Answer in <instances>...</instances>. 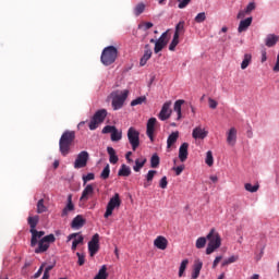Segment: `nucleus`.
<instances>
[{
	"instance_id": "53",
	"label": "nucleus",
	"mask_w": 279,
	"mask_h": 279,
	"mask_svg": "<svg viewBox=\"0 0 279 279\" xmlns=\"http://www.w3.org/2000/svg\"><path fill=\"white\" fill-rule=\"evenodd\" d=\"M156 173H158V171L149 170L148 173L146 174L147 182H153L154 181V175H156Z\"/></svg>"
},
{
	"instance_id": "31",
	"label": "nucleus",
	"mask_w": 279,
	"mask_h": 279,
	"mask_svg": "<svg viewBox=\"0 0 279 279\" xmlns=\"http://www.w3.org/2000/svg\"><path fill=\"white\" fill-rule=\"evenodd\" d=\"M147 162V158H140L135 160V166L133 167V171L138 173L143 167H145V163Z\"/></svg>"
},
{
	"instance_id": "29",
	"label": "nucleus",
	"mask_w": 279,
	"mask_h": 279,
	"mask_svg": "<svg viewBox=\"0 0 279 279\" xmlns=\"http://www.w3.org/2000/svg\"><path fill=\"white\" fill-rule=\"evenodd\" d=\"M184 104V100L179 99L174 102L173 110L177 112V121H180L182 119V105Z\"/></svg>"
},
{
	"instance_id": "22",
	"label": "nucleus",
	"mask_w": 279,
	"mask_h": 279,
	"mask_svg": "<svg viewBox=\"0 0 279 279\" xmlns=\"http://www.w3.org/2000/svg\"><path fill=\"white\" fill-rule=\"evenodd\" d=\"M189 158V143H183L179 148V159L181 162H186Z\"/></svg>"
},
{
	"instance_id": "10",
	"label": "nucleus",
	"mask_w": 279,
	"mask_h": 279,
	"mask_svg": "<svg viewBox=\"0 0 279 279\" xmlns=\"http://www.w3.org/2000/svg\"><path fill=\"white\" fill-rule=\"evenodd\" d=\"M169 44V31L165 32L155 43L154 52L160 53Z\"/></svg>"
},
{
	"instance_id": "11",
	"label": "nucleus",
	"mask_w": 279,
	"mask_h": 279,
	"mask_svg": "<svg viewBox=\"0 0 279 279\" xmlns=\"http://www.w3.org/2000/svg\"><path fill=\"white\" fill-rule=\"evenodd\" d=\"M86 165H88V151L83 150L77 155L74 161V169H84Z\"/></svg>"
},
{
	"instance_id": "64",
	"label": "nucleus",
	"mask_w": 279,
	"mask_h": 279,
	"mask_svg": "<svg viewBox=\"0 0 279 279\" xmlns=\"http://www.w3.org/2000/svg\"><path fill=\"white\" fill-rule=\"evenodd\" d=\"M41 279H49V272H45V271H44V276H43Z\"/></svg>"
},
{
	"instance_id": "23",
	"label": "nucleus",
	"mask_w": 279,
	"mask_h": 279,
	"mask_svg": "<svg viewBox=\"0 0 279 279\" xmlns=\"http://www.w3.org/2000/svg\"><path fill=\"white\" fill-rule=\"evenodd\" d=\"M227 143L231 147H234L236 145V129L231 128L227 133Z\"/></svg>"
},
{
	"instance_id": "7",
	"label": "nucleus",
	"mask_w": 279,
	"mask_h": 279,
	"mask_svg": "<svg viewBox=\"0 0 279 279\" xmlns=\"http://www.w3.org/2000/svg\"><path fill=\"white\" fill-rule=\"evenodd\" d=\"M120 206H121V196L119 195V193H116L107 204L106 213L104 215L105 219H108V217H111L112 213L114 211V208H120Z\"/></svg>"
},
{
	"instance_id": "20",
	"label": "nucleus",
	"mask_w": 279,
	"mask_h": 279,
	"mask_svg": "<svg viewBox=\"0 0 279 279\" xmlns=\"http://www.w3.org/2000/svg\"><path fill=\"white\" fill-rule=\"evenodd\" d=\"M73 210H75V205L73 204V195L70 194L68 195V204L63 208L61 217H68L69 213H73Z\"/></svg>"
},
{
	"instance_id": "60",
	"label": "nucleus",
	"mask_w": 279,
	"mask_h": 279,
	"mask_svg": "<svg viewBox=\"0 0 279 279\" xmlns=\"http://www.w3.org/2000/svg\"><path fill=\"white\" fill-rule=\"evenodd\" d=\"M223 257L222 256H217L213 263V269L217 268V265H219V263H221V259Z\"/></svg>"
},
{
	"instance_id": "32",
	"label": "nucleus",
	"mask_w": 279,
	"mask_h": 279,
	"mask_svg": "<svg viewBox=\"0 0 279 279\" xmlns=\"http://www.w3.org/2000/svg\"><path fill=\"white\" fill-rule=\"evenodd\" d=\"M250 64H252V54L251 53H245L244 59L241 63L242 71H245V69H247L250 66Z\"/></svg>"
},
{
	"instance_id": "14",
	"label": "nucleus",
	"mask_w": 279,
	"mask_h": 279,
	"mask_svg": "<svg viewBox=\"0 0 279 279\" xmlns=\"http://www.w3.org/2000/svg\"><path fill=\"white\" fill-rule=\"evenodd\" d=\"M93 195H95V185L87 184L85 186V189L83 190L82 195L80 197L81 204H86V202L88 199H90V197H93Z\"/></svg>"
},
{
	"instance_id": "13",
	"label": "nucleus",
	"mask_w": 279,
	"mask_h": 279,
	"mask_svg": "<svg viewBox=\"0 0 279 279\" xmlns=\"http://www.w3.org/2000/svg\"><path fill=\"white\" fill-rule=\"evenodd\" d=\"M88 252L92 257L99 252V233L94 234L88 242Z\"/></svg>"
},
{
	"instance_id": "56",
	"label": "nucleus",
	"mask_w": 279,
	"mask_h": 279,
	"mask_svg": "<svg viewBox=\"0 0 279 279\" xmlns=\"http://www.w3.org/2000/svg\"><path fill=\"white\" fill-rule=\"evenodd\" d=\"M189 3H191V0H180L179 1L180 10H184V8H186V5H189Z\"/></svg>"
},
{
	"instance_id": "30",
	"label": "nucleus",
	"mask_w": 279,
	"mask_h": 279,
	"mask_svg": "<svg viewBox=\"0 0 279 279\" xmlns=\"http://www.w3.org/2000/svg\"><path fill=\"white\" fill-rule=\"evenodd\" d=\"M121 178H130L132 175V169L123 163L118 172Z\"/></svg>"
},
{
	"instance_id": "50",
	"label": "nucleus",
	"mask_w": 279,
	"mask_h": 279,
	"mask_svg": "<svg viewBox=\"0 0 279 279\" xmlns=\"http://www.w3.org/2000/svg\"><path fill=\"white\" fill-rule=\"evenodd\" d=\"M76 256L78 258L77 265H80V267H82L86 263V256L82 253H76Z\"/></svg>"
},
{
	"instance_id": "38",
	"label": "nucleus",
	"mask_w": 279,
	"mask_h": 279,
	"mask_svg": "<svg viewBox=\"0 0 279 279\" xmlns=\"http://www.w3.org/2000/svg\"><path fill=\"white\" fill-rule=\"evenodd\" d=\"M187 266H189V259H183L179 268V278H182V276H184V272L186 271Z\"/></svg>"
},
{
	"instance_id": "33",
	"label": "nucleus",
	"mask_w": 279,
	"mask_h": 279,
	"mask_svg": "<svg viewBox=\"0 0 279 279\" xmlns=\"http://www.w3.org/2000/svg\"><path fill=\"white\" fill-rule=\"evenodd\" d=\"M123 138V132L119 131V129L116 128V130L111 133V141L113 143H119Z\"/></svg>"
},
{
	"instance_id": "41",
	"label": "nucleus",
	"mask_w": 279,
	"mask_h": 279,
	"mask_svg": "<svg viewBox=\"0 0 279 279\" xmlns=\"http://www.w3.org/2000/svg\"><path fill=\"white\" fill-rule=\"evenodd\" d=\"M208 239L205 236H201L196 240V248L197 250H204V247H206V241Z\"/></svg>"
},
{
	"instance_id": "54",
	"label": "nucleus",
	"mask_w": 279,
	"mask_h": 279,
	"mask_svg": "<svg viewBox=\"0 0 279 279\" xmlns=\"http://www.w3.org/2000/svg\"><path fill=\"white\" fill-rule=\"evenodd\" d=\"M208 104H209V108H211V110H215L217 108V106H219L217 100H215L213 98H208Z\"/></svg>"
},
{
	"instance_id": "42",
	"label": "nucleus",
	"mask_w": 279,
	"mask_h": 279,
	"mask_svg": "<svg viewBox=\"0 0 279 279\" xmlns=\"http://www.w3.org/2000/svg\"><path fill=\"white\" fill-rule=\"evenodd\" d=\"M245 191H248V193H256L258 191V189H260V185L255 184L252 185V183H246L244 185Z\"/></svg>"
},
{
	"instance_id": "19",
	"label": "nucleus",
	"mask_w": 279,
	"mask_h": 279,
	"mask_svg": "<svg viewBox=\"0 0 279 279\" xmlns=\"http://www.w3.org/2000/svg\"><path fill=\"white\" fill-rule=\"evenodd\" d=\"M151 56H153L151 46H149V44H146L144 54L140 60V66H145V64H147Z\"/></svg>"
},
{
	"instance_id": "8",
	"label": "nucleus",
	"mask_w": 279,
	"mask_h": 279,
	"mask_svg": "<svg viewBox=\"0 0 279 279\" xmlns=\"http://www.w3.org/2000/svg\"><path fill=\"white\" fill-rule=\"evenodd\" d=\"M128 138L133 151H136V149H138V146L141 145V133L136 129L131 126L128 130Z\"/></svg>"
},
{
	"instance_id": "46",
	"label": "nucleus",
	"mask_w": 279,
	"mask_h": 279,
	"mask_svg": "<svg viewBox=\"0 0 279 279\" xmlns=\"http://www.w3.org/2000/svg\"><path fill=\"white\" fill-rule=\"evenodd\" d=\"M90 180H95V173L89 172L86 175H83V184L86 186V183L90 182Z\"/></svg>"
},
{
	"instance_id": "17",
	"label": "nucleus",
	"mask_w": 279,
	"mask_h": 279,
	"mask_svg": "<svg viewBox=\"0 0 279 279\" xmlns=\"http://www.w3.org/2000/svg\"><path fill=\"white\" fill-rule=\"evenodd\" d=\"M154 245L155 247H157V250H167L168 245H169V240H167V238L162 236V235H158L155 240H154Z\"/></svg>"
},
{
	"instance_id": "16",
	"label": "nucleus",
	"mask_w": 279,
	"mask_h": 279,
	"mask_svg": "<svg viewBox=\"0 0 279 279\" xmlns=\"http://www.w3.org/2000/svg\"><path fill=\"white\" fill-rule=\"evenodd\" d=\"M156 123H158V120L156 118H150L148 119L146 124V134L151 143H154V132L156 131Z\"/></svg>"
},
{
	"instance_id": "47",
	"label": "nucleus",
	"mask_w": 279,
	"mask_h": 279,
	"mask_svg": "<svg viewBox=\"0 0 279 279\" xmlns=\"http://www.w3.org/2000/svg\"><path fill=\"white\" fill-rule=\"evenodd\" d=\"M194 21H195V23H204V21H206V12L198 13L195 16Z\"/></svg>"
},
{
	"instance_id": "51",
	"label": "nucleus",
	"mask_w": 279,
	"mask_h": 279,
	"mask_svg": "<svg viewBox=\"0 0 279 279\" xmlns=\"http://www.w3.org/2000/svg\"><path fill=\"white\" fill-rule=\"evenodd\" d=\"M116 129H117V126H113V125H106V126L102 129V134H112Z\"/></svg>"
},
{
	"instance_id": "61",
	"label": "nucleus",
	"mask_w": 279,
	"mask_h": 279,
	"mask_svg": "<svg viewBox=\"0 0 279 279\" xmlns=\"http://www.w3.org/2000/svg\"><path fill=\"white\" fill-rule=\"evenodd\" d=\"M246 14H247V12H245V10H242L238 13L236 19H245Z\"/></svg>"
},
{
	"instance_id": "52",
	"label": "nucleus",
	"mask_w": 279,
	"mask_h": 279,
	"mask_svg": "<svg viewBox=\"0 0 279 279\" xmlns=\"http://www.w3.org/2000/svg\"><path fill=\"white\" fill-rule=\"evenodd\" d=\"M142 27H143L144 32H147V29H151V27H154V23L146 22L144 24H140L138 29H141Z\"/></svg>"
},
{
	"instance_id": "40",
	"label": "nucleus",
	"mask_w": 279,
	"mask_h": 279,
	"mask_svg": "<svg viewBox=\"0 0 279 279\" xmlns=\"http://www.w3.org/2000/svg\"><path fill=\"white\" fill-rule=\"evenodd\" d=\"M145 12V3L140 2L135 8H134V14L135 16H141Z\"/></svg>"
},
{
	"instance_id": "43",
	"label": "nucleus",
	"mask_w": 279,
	"mask_h": 279,
	"mask_svg": "<svg viewBox=\"0 0 279 279\" xmlns=\"http://www.w3.org/2000/svg\"><path fill=\"white\" fill-rule=\"evenodd\" d=\"M101 180H108L110 178V165H107L100 173Z\"/></svg>"
},
{
	"instance_id": "12",
	"label": "nucleus",
	"mask_w": 279,
	"mask_h": 279,
	"mask_svg": "<svg viewBox=\"0 0 279 279\" xmlns=\"http://www.w3.org/2000/svg\"><path fill=\"white\" fill-rule=\"evenodd\" d=\"M173 111L171 110V100L169 101H166L162 107H161V110L158 114V119L160 121H167V119H170L171 118V113Z\"/></svg>"
},
{
	"instance_id": "63",
	"label": "nucleus",
	"mask_w": 279,
	"mask_h": 279,
	"mask_svg": "<svg viewBox=\"0 0 279 279\" xmlns=\"http://www.w3.org/2000/svg\"><path fill=\"white\" fill-rule=\"evenodd\" d=\"M130 156H132V151H128L125 155L128 162H132V158H130Z\"/></svg>"
},
{
	"instance_id": "18",
	"label": "nucleus",
	"mask_w": 279,
	"mask_h": 279,
	"mask_svg": "<svg viewBox=\"0 0 279 279\" xmlns=\"http://www.w3.org/2000/svg\"><path fill=\"white\" fill-rule=\"evenodd\" d=\"M86 225V219H84L83 215H77L71 222V228L73 230H80L81 228H84Z\"/></svg>"
},
{
	"instance_id": "62",
	"label": "nucleus",
	"mask_w": 279,
	"mask_h": 279,
	"mask_svg": "<svg viewBox=\"0 0 279 279\" xmlns=\"http://www.w3.org/2000/svg\"><path fill=\"white\" fill-rule=\"evenodd\" d=\"M262 62H267V52L263 51L262 53Z\"/></svg>"
},
{
	"instance_id": "5",
	"label": "nucleus",
	"mask_w": 279,
	"mask_h": 279,
	"mask_svg": "<svg viewBox=\"0 0 279 279\" xmlns=\"http://www.w3.org/2000/svg\"><path fill=\"white\" fill-rule=\"evenodd\" d=\"M107 117H108V111L106 109H100L96 111L89 122V125H88L89 130L92 131L97 130V128H99V124L106 121Z\"/></svg>"
},
{
	"instance_id": "3",
	"label": "nucleus",
	"mask_w": 279,
	"mask_h": 279,
	"mask_svg": "<svg viewBox=\"0 0 279 279\" xmlns=\"http://www.w3.org/2000/svg\"><path fill=\"white\" fill-rule=\"evenodd\" d=\"M207 255L213 254V252H216V250H219V247H221V235H219V232H217V230L215 229H211L207 234Z\"/></svg>"
},
{
	"instance_id": "26",
	"label": "nucleus",
	"mask_w": 279,
	"mask_h": 279,
	"mask_svg": "<svg viewBox=\"0 0 279 279\" xmlns=\"http://www.w3.org/2000/svg\"><path fill=\"white\" fill-rule=\"evenodd\" d=\"M252 17H247L245 20H242L239 24L238 32L239 34H243V32H247L250 25H252Z\"/></svg>"
},
{
	"instance_id": "9",
	"label": "nucleus",
	"mask_w": 279,
	"mask_h": 279,
	"mask_svg": "<svg viewBox=\"0 0 279 279\" xmlns=\"http://www.w3.org/2000/svg\"><path fill=\"white\" fill-rule=\"evenodd\" d=\"M130 95V90L124 89L121 92L120 95H116L112 98L111 106L113 110H121L123 108V104H125V99H128V96Z\"/></svg>"
},
{
	"instance_id": "15",
	"label": "nucleus",
	"mask_w": 279,
	"mask_h": 279,
	"mask_svg": "<svg viewBox=\"0 0 279 279\" xmlns=\"http://www.w3.org/2000/svg\"><path fill=\"white\" fill-rule=\"evenodd\" d=\"M69 241H73L71 250L72 252H75V250H77V245H84V235H80V233H72L68 235V242Z\"/></svg>"
},
{
	"instance_id": "21",
	"label": "nucleus",
	"mask_w": 279,
	"mask_h": 279,
	"mask_svg": "<svg viewBox=\"0 0 279 279\" xmlns=\"http://www.w3.org/2000/svg\"><path fill=\"white\" fill-rule=\"evenodd\" d=\"M202 267H204V263L199 259H196L193 265V270L191 275V279H197L199 278V274L202 271Z\"/></svg>"
},
{
	"instance_id": "37",
	"label": "nucleus",
	"mask_w": 279,
	"mask_h": 279,
	"mask_svg": "<svg viewBox=\"0 0 279 279\" xmlns=\"http://www.w3.org/2000/svg\"><path fill=\"white\" fill-rule=\"evenodd\" d=\"M180 45V36L178 34L173 35V39L169 45V51H175V47Z\"/></svg>"
},
{
	"instance_id": "6",
	"label": "nucleus",
	"mask_w": 279,
	"mask_h": 279,
	"mask_svg": "<svg viewBox=\"0 0 279 279\" xmlns=\"http://www.w3.org/2000/svg\"><path fill=\"white\" fill-rule=\"evenodd\" d=\"M51 243H56V235L49 234L44 236L41 240H39L35 254H44V252L49 250V245H51Z\"/></svg>"
},
{
	"instance_id": "1",
	"label": "nucleus",
	"mask_w": 279,
	"mask_h": 279,
	"mask_svg": "<svg viewBox=\"0 0 279 279\" xmlns=\"http://www.w3.org/2000/svg\"><path fill=\"white\" fill-rule=\"evenodd\" d=\"M73 143H75V131H64L59 140L60 154L62 156H69Z\"/></svg>"
},
{
	"instance_id": "36",
	"label": "nucleus",
	"mask_w": 279,
	"mask_h": 279,
	"mask_svg": "<svg viewBox=\"0 0 279 279\" xmlns=\"http://www.w3.org/2000/svg\"><path fill=\"white\" fill-rule=\"evenodd\" d=\"M108 268L106 267V265L101 266V268L99 269L96 278L94 279H108Z\"/></svg>"
},
{
	"instance_id": "48",
	"label": "nucleus",
	"mask_w": 279,
	"mask_h": 279,
	"mask_svg": "<svg viewBox=\"0 0 279 279\" xmlns=\"http://www.w3.org/2000/svg\"><path fill=\"white\" fill-rule=\"evenodd\" d=\"M184 33V22H179L175 26L174 34H178L179 36Z\"/></svg>"
},
{
	"instance_id": "24",
	"label": "nucleus",
	"mask_w": 279,
	"mask_h": 279,
	"mask_svg": "<svg viewBox=\"0 0 279 279\" xmlns=\"http://www.w3.org/2000/svg\"><path fill=\"white\" fill-rule=\"evenodd\" d=\"M278 40H279L278 35L269 34L265 38V45H266V47H276V45L278 44Z\"/></svg>"
},
{
	"instance_id": "2",
	"label": "nucleus",
	"mask_w": 279,
	"mask_h": 279,
	"mask_svg": "<svg viewBox=\"0 0 279 279\" xmlns=\"http://www.w3.org/2000/svg\"><path fill=\"white\" fill-rule=\"evenodd\" d=\"M117 58H119V50L114 46H109L102 50L100 62L105 66H110V64H114V62H117Z\"/></svg>"
},
{
	"instance_id": "35",
	"label": "nucleus",
	"mask_w": 279,
	"mask_h": 279,
	"mask_svg": "<svg viewBox=\"0 0 279 279\" xmlns=\"http://www.w3.org/2000/svg\"><path fill=\"white\" fill-rule=\"evenodd\" d=\"M143 104H147V96H140L131 101V106H143Z\"/></svg>"
},
{
	"instance_id": "55",
	"label": "nucleus",
	"mask_w": 279,
	"mask_h": 279,
	"mask_svg": "<svg viewBox=\"0 0 279 279\" xmlns=\"http://www.w3.org/2000/svg\"><path fill=\"white\" fill-rule=\"evenodd\" d=\"M168 184H169V182L167 181V177H162L160 182H159L160 189H167Z\"/></svg>"
},
{
	"instance_id": "25",
	"label": "nucleus",
	"mask_w": 279,
	"mask_h": 279,
	"mask_svg": "<svg viewBox=\"0 0 279 279\" xmlns=\"http://www.w3.org/2000/svg\"><path fill=\"white\" fill-rule=\"evenodd\" d=\"M193 138H201L204 140L206 136H208V131L202 129L201 126H197L192 132Z\"/></svg>"
},
{
	"instance_id": "49",
	"label": "nucleus",
	"mask_w": 279,
	"mask_h": 279,
	"mask_svg": "<svg viewBox=\"0 0 279 279\" xmlns=\"http://www.w3.org/2000/svg\"><path fill=\"white\" fill-rule=\"evenodd\" d=\"M244 10H245L246 14H252V12H254V10H256V2H250Z\"/></svg>"
},
{
	"instance_id": "44",
	"label": "nucleus",
	"mask_w": 279,
	"mask_h": 279,
	"mask_svg": "<svg viewBox=\"0 0 279 279\" xmlns=\"http://www.w3.org/2000/svg\"><path fill=\"white\" fill-rule=\"evenodd\" d=\"M205 162L208 167H213V165L215 163V159L213 157V151L211 150L207 151Z\"/></svg>"
},
{
	"instance_id": "4",
	"label": "nucleus",
	"mask_w": 279,
	"mask_h": 279,
	"mask_svg": "<svg viewBox=\"0 0 279 279\" xmlns=\"http://www.w3.org/2000/svg\"><path fill=\"white\" fill-rule=\"evenodd\" d=\"M38 221H40V217L39 216H29L27 218V222L29 226V232L32 234L31 238V247H36V245H38V239H41L38 230H36V226H38Z\"/></svg>"
},
{
	"instance_id": "57",
	"label": "nucleus",
	"mask_w": 279,
	"mask_h": 279,
	"mask_svg": "<svg viewBox=\"0 0 279 279\" xmlns=\"http://www.w3.org/2000/svg\"><path fill=\"white\" fill-rule=\"evenodd\" d=\"M189 3H191V0H180L179 1L180 10H184V8H186V5H189Z\"/></svg>"
},
{
	"instance_id": "28",
	"label": "nucleus",
	"mask_w": 279,
	"mask_h": 279,
	"mask_svg": "<svg viewBox=\"0 0 279 279\" xmlns=\"http://www.w3.org/2000/svg\"><path fill=\"white\" fill-rule=\"evenodd\" d=\"M178 138H180V132L175 131L172 132L167 140V147L170 148L172 145H175L178 143Z\"/></svg>"
},
{
	"instance_id": "27",
	"label": "nucleus",
	"mask_w": 279,
	"mask_h": 279,
	"mask_svg": "<svg viewBox=\"0 0 279 279\" xmlns=\"http://www.w3.org/2000/svg\"><path fill=\"white\" fill-rule=\"evenodd\" d=\"M107 154L109 155V162L111 165H117L119 162V156H117V150H114V148L108 146Z\"/></svg>"
},
{
	"instance_id": "39",
	"label": "nucleus",
	"mask_w": 279,
	"mask_h": 279,
	"mask_svg": "<svg viewBox=\"0 0 279 279\" xmlns=\"http://www.w3.org/2000/svg\"><path fill=\"white\" fill-rule=\"evenodd\" d=\"M37 213L38 215H43V213H47V206H45V199H39L37 203Z\"/></svg>"
},
{
	"instance_id": "59",
	"label": "nucleus",
	"mask_w": 279,
	"mask_h": 279,
	"mask_svg": "<svg viewBox=\"0 0 279 279\" xmlns=\"http://www.w3.org/2000/svg\"><path fill=\"white\" fill-rule=\"evenodd\" d=\"M175 171V175H181L182 171H184V166H178L177 168H173Z\"/></svg>"
},
{
	"instance_id": "58",
	"label": "nucleus",
	"mask_w": 279,
	"mask_h": 279,
	"mask_svg": "<svg viewBox=\"0 0 279 279\" xmlns=\"http://www.w3.org/2000/svg\"><path fill=\"white\" fill-rule=\"evenodd\" d=\"M45 269V264H43L39 269L37 270V272L34 275V278H40V276H43V271Z\"/></svg>"
},
{
	"instance_id": "45",
	"label": "nucleus",
	"mask_w": 279,
	"mask_h": 279,
	"mask_svg": "<svg viewBox=\"0 0 279 279\" xmlns=\"http://www.w3.org/2000/svg\"><path fill=\"white\" fill-rule=\"evenodd\" d=\"M236 260H239V256L232 255L231 257L222 262V267H227V265H232V263H236Z\"/></svg>"
},
{
	"instance_id": "34",
	"label": "nucleus",
	"mask_w": 279,
	"mask_h": 279,
	"mask_svg": "<svg viewBox=\"0 0 279 279\" xmlns=\"http://www.w3.org/2000/svg\"><path fill=\"white\" fill-rule=\"evenodd\" d=\"M159 166H160V157L158 156V154H154L150 158V167L151 169H158Z\"/></svg>"
}]
</instances>
